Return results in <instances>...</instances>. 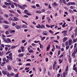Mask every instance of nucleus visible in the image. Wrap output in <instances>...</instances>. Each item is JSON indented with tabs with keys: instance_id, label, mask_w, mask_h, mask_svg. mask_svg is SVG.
Returning <instances> with one entry per match:
<instances>
[{
	"instance_id": "nucleus-42",
	"label": "nucleus",
	"mask_w": 77,
	"mask_h": 77,
	"mask_svg": "<svg viewBox=\"0 0 77 77\" xmlns=\"http://www.w3.org/2000/svg\"><path fill=\"white\" fill-rule=\"evenodd\" d=\"M0 20H4V19L3 17H2L1 16L0 17Z\"/></svg>"
},
{
	"instance_id": "nucleus-57",
	"label": "nucleus",
	"mask_w": 77,
	"mask_h": 77,
	"mask_svg": "<svg viewBox=\"0 0 77 77\" xmlns=\"http://www.w3.org/2000/svg\"><path fill=\"white\" fill-rule=\"evenodd\" d=\"M45 16H43L42 17V20H44V19H45Z\"/></svg>"
},
{
	"instance_id": "nucleus-44",
	"label": "nucleus",
	"mask_w": 77,
	"mask_h": 77,
	"mask_svg": "<svg viewBox=\"0 0 77 77\" xmlns=\"http://www.w3.org/2000/svg\"><path fill=\"white\" fill-rule=\"evenodd\" d=\"M38 26L39 29H41V28H42V27L41 26V25H40V24H38Z\"/></svg>"
},
{
	"instance_id": "nucleus-62",
	"label": "nucleus",
	"mask_w": 77,
	"mask_h": 77,
	"mask_svg": "<svg viewBox=\"0 0 77 77\" xmlns=\"http://www.w3.org/2000/svg\"><path fill=\"white\" fill-rule=\"evenodd\" d=\"M69 12H70V13H72V11L71 9L69 10Z\"/></svg>"
},
{
	"instance_id": "nucleus-10",
	"label": "nucleus",
	"mask_w": 77,
	"mask_h": 77,
	"mask_svg": "<svg viewBox=\"0 0 77 77\" xmlns=\"http://www.w3.org/2000/svg\"><path fill=\"white\" fill-rule=\"evenodd\" d=\"M2 74H4V75H6V74H8V72L7 71H2Z\"/></svg>"
},
{
	"instance_id": "nucleus-37",
	"label": "nucleus",
	"mask_w": 77,
	"mask_h": 77,
	"mask_svg": "<svg viewBox=\"0 0 77 77\" xmlns=\"http://www.w3.org/2000/svg\"><path fill=\"white\" fill-rule=\"evenodd\" d=\"M45 10L44 9H42V12H45Z\"/></svg>"
},
{
	"instance_id": "nucleus-5",
	"label": "nucleus",
	"mask_w": 77,
	"mask_h": 77,
	"mask_svg": "<svg viewBox=\"0 0 77 77\" xmlns=\"http://www.w3.org/2000/svg\"><path fill=\"white\" fill-rule=\"evenodd\" d=\"M48 32L46 31H45L42 32V34L43 35H47L48 34L47 33Z\"/></svg>"
},
{
	"instance_id": "nucleus-54",
	"label": "nucleus",
	"mask_w": 77,
	"mask_h": 77,
	"mask_svg": "<svg viewBox=\"0 0 77 77\" xmlns=\"http://www.w3.org/2000/svg\"><path fill=\"white\" fill-rule=\"evenodd\" d=\"M46 27H48V28H50V27L51 26H49L48 24H46Z\"/></svg>"
},
{
	"instance_id": "nucleus-40",
	"label": "nucleus",
	"mask_w": 77,
	"mask_h": 77,
	"mask_svg": "<svg viewBox=\"0 0 77 77\" xmlns=\"http://www.w3.org/2000/svg\"><path fill=\"white\" fill-rule=\"evenodd\" d=\"M60 54V50H59L58 52V56H59V55Z\"/></svg>"
},
{
	"instance_id": "nucleus-24",
	"label": "nucleus",
	"mask_w": 77,
	"mask_h": 77,
	"mask_svg": "<svg viewBox=\"0 0 77 77\" xmlns=\"http://www.w3.org/2000/svg\"><path fill=\"white\" fill-rule=\"evenodd\" d=\"M47 19H48V22H50V21H51V19H50V18L48 17L47 18Z\"/></svg>"
},
{
	"instance_id": "nucleus-51",
	"label": "nucleus",
	"mask_w": 77,
	"mask_h": 77,
	"mask_svg": "<svg viewBox=\"0 0 77 77\" xmlns=\"http://www.w3.org/2000/svg\"><path fill=\"white\" fill-rule=\"evenodd\" d=\"M55 26V25H51V26H50V27H51V29H52L53 28V27H54V26Z\"/></svg>"
},
{
	"instance_id": "nucleus-46",
	"label": "nucleus",
	"mask_w": 77,
	"mask_h": 77,
	"mask_svg": "<svg viewBox=\"0 0 77 77\" xmlns=\"http://www.w3.org/2000/svg\"><path fill=\"white\" fill-rule=\"evenodd\" d=\"M45 72H46V69L45 68H44L43 72L44 74H45Z\"/></svg>"
},
{
	"instance_id": "nucleus-3",
	"label": "nucleus",
	"mask_w": 77,
	"mask_h": 77,
	"mask_svg": "<svg viewBox=\"0 0 77 77\" xmlns=\"http://www.w3.org/2000/svg\"><path fill=\"white\" fill-rule=\"evenodd\" d=\"M75 3L74 2H70L67 3V6H70L71 5H75Z\"/></svg>"
},
{
	"instance_id": "nucleus-9",
	"label": "nucleus",
	"mask_w": 77,
	"mask_h": 77,
	"mask_svg": "<svg viewBox=\"0 0 77 77\" xmlns=\"http://www.w3.org/2000/svg\"><path fill=\"white\" fill-rule=\"evenodd\" d=\"M13 18L14 20H13L14 21H18V20H19V19H18V18L16 17H14Z\"/></svg>"
},
{
	"instance_id": "nucleus-22",
	"label": "nucleus",
	"mask_w": 77,
	"mask_h": 77,
	"mask_svg": "<svg viewBox=\"0 0 77 77\" xmlns=\"http://www.w3.org/2000/svg\"><path fill=\"white\" fill-rule=\"evenodd\" d=\"M22 27L23 28H27V26L25 25H23L22 26Z\"/></svg>"
},
{
	"instance_id": "nucleus-14",
	"label": "nucleus",
	"mask_w": 77,
	"mask_h": 77,
	"mask_svg": "<svg viewBox=\"0 0 77 77\" xmlns=\"http://www.w3.org/2000/svg\"><path fill=\"white\" fill-rule=\"evenodd\" d=\"M50 47V45H48V46L47 47L46 49L47 51H48L49 50Z\"/></svg>"
},
{
	"instance_id": "nucleus-38",
	"label": "nucleus",
	"mask_w": 77,
	"mask_h": 77,
	"mask_svg": "<svg viewBox=\"0 0 77 77\" xmlns=\"http://www.w3.org/2000/svg\"><path fill=\"white\" fill-rule=\"evenodd\" d=\"M69 63H71V58H70L69 60Z\"/></svg>"
},
{
	"instance_id": "nucleus-41",
	"label": "nucleus",
	"mask_w": 77,
	"mask_h": 77,
	"mask_svg": "<svg viewBox=\"0 0 77 77\" xmlns=\"http://www.w3.org/2000/svg\"><path fill=\"white\" fill-rule=\"evenodd\" d=\"M23 23H24L25 24H26V25H28V24H27V23L26 22L23 20L22 21Z\"/></svg>"
},
{
	"instance_id": "nucleus-2",
	"label": "nucleus",
	"mask_w": 77,
	"mask_h": 77,
	"mask_svg": "<svg viewBox=\"0 0 77 77\" xmlns=\"http://www.w3.org/2000/svg\"><path fill=\"white\" fill-rule=\"evenodd\" d=\"M18 6L19 8H21V9H24L25 8L24 7H27V5H24L23 6H22L20 5H18Z\"/></svg>"
},
{
	"instance_id": "nucleus-18",
	"label": "nucleus",
	"mask_w": 77,
	"mask_h": 77,
	"mask_svg": "<svg viewBox=\"0 0 77 77\" xmlns=\"http://www.w3.org/2000/svg\"><path fill=\"white\" fill-rule=\"evenodd\" d=\"M40 37L41 38L42 41H43L44 39H45V37H42V36H40Z\"/></svg>"
},
{
	"instance_id": "nucleus-35",
	"label": "nucleus",
	"mask_w": 77,
	"mask_h": 77,
	"mask_svg": "<svg viewBox=\"0 0 77 77\" xmlns=\"http://www.w3.org/2000/svg\"><path fill=\"white\" fill-rule=\"evenodd\" d=\"M8 20H9V21H11V20H14V19H13L11 17H10L8 18Z\"/></svg>"
},
{
	"instance_id": "nucleus-49",
	"label": "nucleus",
	"mask_w": 77,
	"mask_h": 77,
	"mask_svg": "<svg viewBox=\"0 0 77 77\" xmlns=\"http://www.w3.org/2000/svg\"><path fill=\"white\" fill-rule=\"evenodd\" d=\"M10 60H12V56H10L9 57Z\"/></svg>"
},
{
	"instance_id": "nucleus-32",
	"label": "nucleus",
	"mask_w": 77,
	"mask_h": 77,
	"mask_svg": "<svg viewBox=\"0 0 77 77\" xmlns=\"http://www.w3.org/2000/svg\"><path fill=\"white\" fill-rule=\"evenodd\" d=\"M68 71V66H67L66 69V71Z\"/></svg>"
},
{
	"instance_id": "nucleus-6",
	"label": "nucleus",
	"mask_w": 77,
	"mask_h": 77,
	"mask_svg": "<svg viewBox=\"0 0 77 77\" xmlns=\"http://www.w3.org/2000/svg\"><path fill=\"white\" fill-rule=\"evenodd\" d=\"M68 44L69 45H71V44H72V39H70L69 41Z\"/></svg>"
},
{
	"instance_id": "nucleus-33",
	"label": "nucleus",
	"mask_w": 77,
	"mask_h": 77,
	"mask_svg": "<svg viewBox=\"0 0 77 77\" xmlns=\"http://www.w3.org/2000/svg\"><path fill=\"white\" fill-rule=\"evenodd\" d=\"M44 5L45 6H48V3H45Z\"/></svg>"
},
{
	"instance_id": "nucleus-19",
	"label": "nucleus",
	"mask_w": 77,
	"mask_h": 77,
	"mask_svg": "<svg viewBox=\"0 0 77 77\" xmlns=\"http://www.w3.org/2000/svg\"><path fill=\"white\" fill-rule=\"evenodd\" d=\"M65 24H66V23L64 22L62 26V27H63V28H64V27H65Z\"/></svg>"
},
{
	"instance_id": "nucleus-63",
	"label": "nucleus",
	"mask_w": 77,
	"mask_h": 77,
	"mask_svg": "<svg viewBox=\"0 0 77 77\" xmlns=\"http://www.w3.org/2000/svg\"><path fill=\"white\" fill-rule=\"evenodd\" d=\"M73 41L74 42H77V40L75 39H73Z\"/></svg>"
},
{
	"instance_id": "nucleus-15",
	"label": "nucleus",
	"mask_w": 77,
	"mask_h": 77,
	"mask_svg": "<svg viewBox=\"0 0 77 77\" xmlns=\"http://www.w3.org/2000/svg\"><path fill=\"white\" fill-rule=\"evenodd\" d=\"M24 56V54H18V56L19 57H22V56Z\"/></svg>"
},
{
	"instance_id": "nucleus-13",
	"label": "nucleus",
	"mask_w": 77,
	"mask_h": 77,
	"mask_svg": "<svg viewBox=\"0 0 77 77\" xmlns=\"http://www.w3.org/2000/svg\"><path fill=\"white\" fill-rule=\"evenodd\" d=\"M7 68L8 69V70H11V69H12L11 67L9 65H8L7 66Z\"/></svg>"
},
{
	"instance_id": "nucleus-29",
	"label": "nucleus",
	"mask_w": 77,
	"mask_h": 77,
	"mask_svg": "<svg viewBox=\"0 0 77 77\" xmlns=\"http://www.w3.org/2000/svg\"><path fill=\"white\" fill-rule=\"evenodd\" d=\"M75 54H76V53H75V52H73V53L72 54V57L74 56L75 55Z\"/></svg>"
},
{
	"instance_id": "nucleus-53",
	"label": "nucleus",
	"mask_w": 77,
	"mask_h": 77,
	"mask_svg": "<svg viewBox=\"0 0 77 77\" xmlns=\"http://www.w3.org/2000/svg\"><path fill=\"white\" fill-rule=\"evenodd\" d=\"M5 46L7 47H11V45H5Z\"/></svg>"
},
{
	"instance_id": "nucleus-26",
	"label": "nucleus",
	"mask_w": 77,
	"mask_h": 77,
	"mask_svg": "<svg viewBox=\"0 0 77 77\" xmlns=\"http://www.w3.org/2000/svg\"><path fill=\"white\" fill-rule=\"evenodd\" d=\"M5 33L6 34V35H9V31H5Z\"/></svg>"
},
{
	"instance_id": "nucleus-48",
	"label": "nucleus",
	"mask_w": 77,
	"mask_h": 77,
	"mask_svg": "<svg viewBox=\"0 0 77 77\" xmlns=\"http://www.w3.org/2000/svg\"><path fill=\"white\" fill-rule=\"evenodd\" d=\"M4 3H5V5H6V6H8V3L6 2H4Z\"/></svg>"
},
{
	"instance_id": "nucleus-39",
	"label": "nucleus",
	"mask_w": 77,
	"mask_h": 77,
	"mask_svg": "<svg viewBox=\"0 0 77 77\" xmlns=\"http://www.w3.org/2000/svg\"><path fill=\"white\" fill-rule=\"evenodd\" d=\"M7 74L8 77H11V74H10L9 73V72H8V73Z\"/></svg>"
},
{
	"instance_id": "nucleus-56",
	"label": "nucleus",
	"mask_w": 77,
	"mask_h": 77,
	"mask_svg": "<svg viewBox=\"0 0 77 77\" xmlns=\"http://www.w3.org/2000/svg\"><path fill=\"white\" fill-rule=\"evenodd\" d=\"M31 8H33L34 9H35V8H36V6H31Z\"/></svg>"
},
{
	"instance_id": "nucleus-27",
	"label": "nucleus",
	"mask_w": 77,
	"mask_h": 77,
	"mask_svg": "<svg viewBox=\"0 0 77 77\" xmlns=\"http://www.w3.org/2000/svg\"><path fill=\"white\" fill-rule=\"evenodd\" d=\"M5 64H6V62H4L3 63H2L1 66H4V65H5Z\"/></svg>"
},
{
	"instance_id": "nucleus-55",
	"label": "nucleus",
	"mask_w": 77,
	"mask_h": 77,
	"mask_svg": "<svg viewBox=\"0 0 77 77\" xmlns=\"http://www.w3.org/2000/svg\"><path fill=\"white\" fill-rule=\"evenodd\" d=\"M11 8H14V5L13 4H11Z\"/></svg>"
},
{
	"instance_id": "nucleus-64",
	"label": "nucleus",
	"mask_w": 77,
	"mask_h": 77,
	"mask_svg": "<svg viewBox=\"0 0 77 77\" xmlns=\"http://www.w3.org/2000/svg\"><path fill=\"white\" fill-rule=\"evenodd\" d=\"M75 33L77 32V27L75 29Z\"/></svg>"
},
{
	"instance_id": "nucleus-23",
	"label": "nucleus",
	"mask_w": 77,
	"mask_h": 77,
	"mask_svg": "<svg viewBox=\"0 0 77 77\" xmlns=\"http://www.w3.org/2000/svg\"><path fill=\"white\" fill-rule=\"evenodd\" d=\"M3 23H5V24H9V22H8V21L6 20H4L3 21Z\"/></svg>"
},
{
	"instance_id": "nucleus-52",
	"label": "nucleus",
	"mask_w": 77,
	"mask_h": 77,
	"mask_svg": "<svg viewBox=\"0 0 77 77\" xmlns=\"http://www.w3.org/2000/svg\"><path fill=\"white\" fill-rule=\"evenodd\" d=\"M5 17H6L7 18H8L9 17V16H8V15L7 14H5Z\"/></svg>"
},
{
	"instance_id": "nucleus-58",
	"label": "nucleus",
	"mask_w": 77,
	"mask_h": 77,
	"mask_svg": "<svg viewBox=\"0 0 77 77\" xmlns=\"http://www.w3.org/2000/svg\"><path fill=\"white\" fill-rule=\"evenodd\" d=\"M13 36V35H9L7 36V37H11V36Z\"/></svg>"
},
{
	"instance_id": "nucleus-25",
	"label": "nucleus",
	"mask_w": 77,
	"mask_h": 77,
	"mask_svg": "<svg viewBox=\"0 0 77 77\" xmlns=\"http://www.w3.org/2000/svg\"><path fill=\"white\" fill-rule=\"evenodd\" d=\"M63 73L66 75L68 74V71H65V72H63Z\"/></svg>"
},
{
	"instance_id": "nucleus-50",
	"label": "nucleus",
	"mask_w": 77,
	"mask_h": 77,
	"mask_svg": "<svg viewBox=\"0 0 77 77\" xmlns=\"http://www.w3.org/2000/svg\"><path fill=\"white\" fill-rule=\"evenodd\" d=\"M26 14V15H29V16H30V15H32V14H30L29 13H27Z\"/></svg>"
},
{
	"instance_id": "nucleus-61",
	"label": "nucleus",
	"mask_w": 77,
	"mask_h": 77,
	"mask_svg": "<svg viewBox=\"0 0 77 77\" xmlns=\"http://www.w3.org/2000/svg\"><path fill=\"white\" fill-rule=\"evenodd\" d=\"M29 69V67H26L25 68V70L27 71V70H28Z\"/></svg>"
},
{
	"instance_id": "nucleus-34",
	"label": "nucleus",
	"mask_w": 77,
	"mask_h": 77,
	"mask_svg": "<svg viewBox=\"0 0 77 77\" xmlns=\"http://www.w3.org/2000/svg\"><path fill=\"white\" fill-rule=\"evenodd\" d=\"M49 32L50 33H51V34H53V33L54 32L53 31H51V30H50L49 31Z\"/></svg>"
},
{
	"instance_id": "nucleus-8",
	"label": "nucleus",
	"mask_w": 77,
	"mask_h": 77,
	"mask_svg": "<svg viewBox=\"0 0 77 77\" xmlns=\"http://www.w3.org/2000/svg\"><path fill=\"white\" fill-rule=\"evenodd\" d=\"M52 5L54 7L55 6H57L58 5V4L56 2H54V3H52Z\"/></svg>"
},
{
	"instance_id": "nucleus-11",
	"label": "nucleus",
	"mask_w": 77,
	"mask_h": 77,
	"mask_svg": "<svg viewBox=\"0 0 77 77\" xmlns=\"http://www.w3.org/2000/svg\"><path fill=\"white\" fill-rule=\"evenodd\" d=\"M68 38H67V37H64L63 38V42H65L66 41H67Z\"/></svg>"
},
{
	"instance_id": "nucleus-36",
	"label": "nucleus",
	"mask_w": 77,
	"mask_h": 77,
	"mask_svg": "<svg viewBox=\"0 0 77 77\" xmlns=\"http://www.w3.org/2000/svg\"><path fill=\"white\" fill-rule=\"evenodd\" d=\"M59 63H61L62 62V60H61V59H60L59 60Z\"/></svg>"
},
{
	"instance_id": "nucleus-31",
	"label": "nucleus",
	"mask_w": 77,
	"mask_h": 77,
	"mask_svg": "<svg viewBox=\"0 0 77 77\" xmlns=\"http://www.w3.org/2000/svg\"><path fill=\"white\" fill-rule=\"evenodd\" d=\"M63 2L64 3V4H65V5H66V2L65 0H63Z\"/></svg>"
},
{
	"instance_id": "nucleus-47",
	"label": "nucleus",
	"mask_w": 77,
	"mask_h": 77,
	"mask_svg": "<svg viewBox=\"0 0 77 77\" xmlns=\"http://www.w3.org/2000/svg\"><path fill=\"white\" fill-rule=\"evenodd\" d=\"M8 15L9 16H11V17H14V15L13 14H11V13H10Z\"/></svg>"
},
{
	"instance_id": "nucleus-21",
	"label": "nucleus",
	"mask_w": 77,
	"mask_h": 77,
	"mask_svg": "<svg viewBox=\"0 0 77 77\" xmlns=\"http://www.w3.org/2000/svg\"><path fill=\"white\" fill-rule=\"evenodd\" d=\"M69 46H66V50H67L69 49Z\"/></svg>"
},
{
	"instance_id": "nucleus-16",
	"label": "nucleus",
	"mask_w": 77,
	"mask_h": 77,
	"mask_svg": "<svg viewBox=\"0 0 77 77\" xmlns=\"http://www.w3.org/2000/svg\"><path fill=\"white\" fill-rule=\"evenodd\" d=\"M9 12L10 13H12V14H15V12H14V11L12 10H9Z\"/></svg>"
},
{
	"instance_id": "nucleus-30",
	"label": "nucleus",
	"mask_w": 77,
	"mask_h": 77,
	"mask_svg": "<svg viewBox=\"0 0 77 77\" xmlns=\"http://www.w3.org/2000/svg\"><path fill=\"white\" fill-rule=\"evenodd\" d=\"M70 8L71 9H75V7L74 6H71L70 7Z\"/></svg>"
},
{
	"instance_id": "nucleus-20",
	"label": "nucleus",
	"mask_w": 77,
	"mask_h": 77,
	"mask_svg": "<svg viewBox=\"0 0 77 77\" xmlns=\"http://www.w3.org/2000/svg\"><path fill=\"white\" fill-rule=\"evenodd\" d=\"M16 47H17V46H13L11 47V49H14V48H16Z\"/></svg>"
},
{
	"instance_id": "nucleus-60",
	"label": "nucleus",
	"mask_w": 77,
	"mask_h": 77,
	"mask_svg": "<svg viewBox=\"0 0 77 77\" xmlns=\"http://www.w3.org/2000/svg\"><path fill=\"white\" fill-rule=\"evenodd\" d=\"M6 2H10V3H11V1L10 0H6Z\"/></svg>"
},
{
	"instance_id": "nucleus-4",
	"label": "nucleus",
	"mask_w": 77,
	"mask_h": 77,
	"mask_svg": "<svg viewBox=\"0 0 77 77\" xmlns=\"http://www.w3.org/2000/svg\"><path fill=\"white\" fill-rule=\"evenodd\" d=\"M66 32H67V31H66V30H64V31H63L62 32V33L63 34V36H66V35H67V34H66Z\"/></svg>"
},
{
	"instance_id": "nucleus-28",
	"label": "nucleus",
	"mask_w": 77,
	"mask_h": 77,
	"mask_svg": "<svg viewBox=\"0 0 77 77\" xmlns=\"http://www.w3.org/2000/svg\"><path fill=\"white\" fill-rule=\"evenodd\" d=\"M10 75L11 76H14V75H15V74L13 72H11L10 74Z\"/></svg>"
},
{
	"instance_id": "nucleus-1",
	"label": "nucleus",
	"mask_w": 77,
	"mask_h": 77,
	"mask_svg": "<svg viewBox=\"0 0 77 77\" xmlns=\"http://www.w3.org/2000/svg\"><path fill=\"white\" fill-rule=\"evenodd\" d=\"M2 39L4 40V42L6 43H9V42H12V41L10 40V38H7L6 39V38L3 37Z\"/></svg>"
},
{
	"instance_id": "nucleus-12",
	"label": "nucleus",
	"mask_w": 77,
	"mask_h": 77,
	"mask_svg": "<svg viewBox=\"0 0 77 77\" xmlns=\"http://www.w3.org/2000/svg\"><path fill=\"white\" fill-rule=\"evenodd\" d=\"M3 26V27H5V29H8V28H9V26H8V25H4Z\"/></svg>"
},
{
	"instance_id": "nucleus-59",
	"label": "nucleus",
	"mask_w": 77,
	"mask_h": 77,
	"mask_svg": "<svg viewBox=\"0 0 77 77\" xmlns=\"http://www.w3.org/2000/svg\"><path fill=\"white\" fill-rule=\"evenodd\" d=\"M2 8H7V6L5 5H4L2 6Z\"/></svg>"
},
{
	"instance_id": "nucleus-43",
	"label": "nucleus",
	"mask_w": 77,
	"mask_h": 77,
	"mask_svg": "<svg viewBox=\"0 0 77 77\" xmlns=\"http://www.w3.org/2000/svg\"><path fill=\"white\" fill-rule=\"evenodd\" d=\"M26 62H31L32 60L30 59H28L26 60Z\"/></svg>"
},
{
	"instance_id": "nucleus-7",
	"label": "nucleus",
	"mask_w": 77,
	"mask_h": 77,
	"mask_svg": "<svg viewBox=\"0 0 77 77\" xmlns=\"http://www.w3.org/2000/svg\"><path fill=\"white\" fill-rule=\"evenodd\" d=\"M15 27L17 29H21V26H19L18 25H16Z\"/></svg>"
},
{
	"instance_id": "nucleus-17",
	"label": "nucleus",
	"mask_w": 77,
	"mask_h": 77,
	"mask_svg": "<svg viewBox=\"0 0 77 77\" xmlns=\"http://www.w3.org/2000/svg\"><path fill=\"white\" fill-rule=\"evenodd\" d=\"M36 13H37V14H41V11L39 10H37L36 11Z\"/></svg>"
},
{
	"instance_id": "nucleus-45",
	"label": "nucleus",
	"mask_w": 77,
	"mask_h": 77,
	"mask_svg": "<svg viewBox=\"0 0 77 77\" xmlns=\"http://www.w3.org/2000/svg\"><path fill=\"white\" fill-rule=\"evenodd\" d=\"M68 42L67 41L65 43L66 46H67V45H68Z\"/></svg>"
}]
</instances>
